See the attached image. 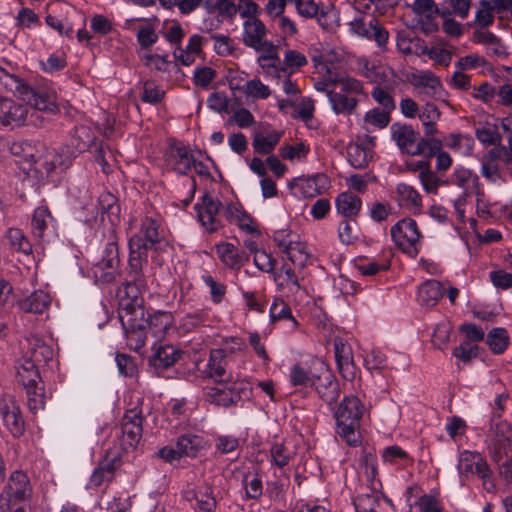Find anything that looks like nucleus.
<instances>
[{
    "label": "nucleus",
    "mask_w": 512,
    "mask_h": 512,
    "mask_svg": "<svg viewBox=\"0 0 512 512\" xmlns=\"http://www.w3.org/2000/svg\"><path fill=\"white\" fill-rule=\"evenodd\" d=\"M165 245L161 224L151 216L142 220L139 231L129 240V280L119 294L118 317L128 346L136 351L144 347L147 338L148 320L141 296V288L146 285L143 267L147 264L148 251L162 249Z\"/></svg>",
    "instance_id": "nucleus-1"
},
{
    "label": "nucleus",
    "mask_w": 512,
    "mask_h": 512,
    "mask_svg": "<svg viewBox=\"0 0 512 512\" xmlns=\"http://www.w3.org/2000/svg\"><path fill=\"white\" fill-rule=\"evenodd\" d=\"M317 393L328 405L337 402L339 382L327 365L319 358L304 355L290 367V397L308 398Z\"/></svg>",
    "instance_id": "nucleus-2"
},
{
    "label": "nucleus",
    "mask_w": 512,
    "mask_h": 512,
    "mask_svg": "<svg viewBox=\"0 0 512 512\" xmlns=\"http://www.w3.org/2000/svg\"><path fill=\"white\" fill-rule=\"evenodd\" d=\"M366 412L363 402L355 395L344 396L334 413L337 434L350 447L361 444V419Z\"/></svg>",
    "instance_id": "nucleus-3"
},
{
    "label": "nucleus",
    "mask_w": 512,
    "mask_h": 512,
    "mask_svg": "<svg viewBox=\"0 0 512 512\" xmlns=\"http://www.w3.org/2000/svg\"><path fill=\"white\" fill-rule=\"evenodd\" d=\"M390 132L391 139L403 154L432 158L443 147L439 139L419 138V133L411 125L396 122L391 125Z\"/></svg>",
    "instance_id": "nucleus-4"
},
{
    "label": "nucleus",
    "mask_w": 512,
    "mask_h": 512,
    "mask_svg": "<svg viewBox=\"0 0 512 512\" xmlns=\"http://www.w3.org/2000/svg\"><path fill=\"white\" fill-rule=\"evenodd\" d=\"M337 88L338 90L329 92L328 102L332 112L343 117L354 115L361 100L367 97L363 83L346 75Z\"/></svg>",
    "instance_id": "nucleus-5"
},
{
    "label": "nucleus",
    "mask_w": 512,
    "mask_h": 512,
    "mask_svg": "<svg viewBox=\"0 0 512 512\" xmlns=\"http://www.w3.org/2000/svg\"><path fill=\"white\" fill-rule=\"evenodd\" d=\"M314 66L320 77L315 81L314 88L324 92L329 100V92H334L342 82V62L332 55H320L313 58Z\"/></svg>",
    "instance_id": "nucleus-6"
},
{
    "label": "nucleus",
    "mask_w": 512,
    "mask_h": 512,
    "mask_svg": "<svg viewBox=\"0 0 512 512\" xmlns=\"http://www.w3.org/2000/svg\"><path fill=\"white\" fill-rule=\"evenodd\" d=\"M485 446L493 462L502 460L512 454V425L500 422L494 426L483 428Z\"/></svg>",
    "instance_id": "nucleus-7"
},
{
    "label": "nucleus",
    "mask_w": 512,
    "mask_h": 512,
    "mask_svg": "<svg viewBox=\"0 0 512 512\" xmlns=\"http://www.w3.org/2000/svg\"><path fill=\"white\" fill-rule=\"evenodd\" d=\"M457 469L460 476L469 478L476 475L484 484L490 483L492 488H494V484L492 483V470L479 452L469 450L461 452Z\"/></svg>",
    "instance_id": "nucleus-8"
},
{
    "label": "nucleus",
    "mask_w": 512,
    "mask_h": 512,
    "mask_svg": "<svg viewBox=\"0 0 512 512\" xmlns=\"http://www.w3.org/2000/svg\"><path fill=\"white\" fill-rule=\"evenodd\" d=\"M143 416L138 408H132L125 412L121 420L120 444L122 450H133L139 444L143 434Z\"/></svg>",
    "instance_id": "nucleus-9"
},
{
    "label": "nucleus",
    "mask_w": 512,
    "mask_h": 512,
    "mask_svg": "<svg viewBox=\"0 0 512 512\" xmlns=\"http://www.w3.org/2000/svg\"><path fill=\"white\" fill-rule=\"evenodd\" d=\"M390 232L393 242L402 251H409L421 236L417 222L412 218L399 220L391 227Z\"/></svg>",
    "instance_id": "nucleus-10"
},
{
    "label": "nucleus",
    "mask_w": 512,
    "mask_h": 512,
    "mask_svg": "<svg viewBox=\"0 0 512 512\" xmlns=\"http://www.w3.org/2000/svg\"><path fill=\"white\" fill-rule=\"evenodd\" d=\"M23 91L21 94L23 99L27 101L34 109L49 113L58 112V104L56 102V93L45 87L33 89L22 84Z\"/></svg>",
    "instance_id": "nucleus-11"
},
{
    "label": "nucleus",
    "mask_w": 512,
    "mask_h": 512,
    "mask_svg": "<svg viewBox=\"0 0 512 512\" xmlns=\"http://www.w3.org/2000/svg\"><path fill=\"white\" fill-rule=\"evenodd\" d=\"M0 415L13 436L19 437L24 433L25 422L14 396L6 395L0 400Z\"/></svg>",
    "instance_id": "nucleus-12"
},
{
    "label": "nucleus",
    "mask_w": 512,
    "mask_h": 512,
    "mask_svg": "<svg viewBox=\"0 0 512 512\" xmlns=\"http://www.w3.org/2000/svg\"><path fill=\"white\" fill-rule=\"evenodd\" d=\"M118 264V246L115 242H109L103 257L94 266V276L104 283L113 282L117 275Z\"/></svg>",
    "instance_id": "nucleus-13"
},
{
    "label": "nucleus",
    "mask_w": 512,
    "mask_h": 512,
    "mask_svg": "<svg viewBox=\"0 0 512 512\" xmlns=\"http://www.w3.org/2000/svg\"><path fill=\"white\" fill-rule=\"evenodd\" d=\"M28 108L12 99H0V122L5 126H20L25 123Z\"/></svg>",
    "instance_id": "nucleus-14"
},
{
    "label": "nucleus",
    "mask_w": 512,
    "mask_h": 512,
    "mask_svg": "<svg viewBox=\"0 0 512 512\" xmlns=\"http://www.w3.org/2000/svg\"><path fill=\"white\" fill-rule=\"evenodd\" d=\"M222 208V203L209 195L202 198V203L198 207V218L202 225L209 231L215 232L221 225L217 215Z\"/></svg>",
    "instance_id": "nucleus-15"
},
{
    "label": "nucleus",
    "mask_w": 512,
    "mask_h": 512,
    "mask_svg": "<svg viewBox=\"0 0 512 512\" xmlns=\"http://www.w3.org/2000/svg\"><path fill=\"white\" fill-rule=\"evenodd\" d=\"M226 353L223 349H213L210 352L207 365V375L218 384H227L232 381V375L227 371Z\"/></svg>",
    "instance_id": "nucleus-16"
},
{
    "label": "nucleus",
    "mask_w": 512,
    "mask_h": 512,
    "mask_svg": "<svg viewBox=\"0 0 512 512\" xmlns=\"http://www.w3.org/2000/svg\"><path fill=\"white\" fill-rule=\"evenodd\" d=\"M169 165L179 174H187L192 166L193 157L186 146L176 141L170 144L166 154Z\"/></svg>",
    "instance_id": "nucleus-17"
},
{
    "label": "nucleus",
    "mask_w": 512,
    "mask_h": 512,
    "mask_svg": "<svg viewBox=\"0 0 512 512\" xmlns=\"http://www.w3.org/2000/svg\"><path fill=\"white\" fill-rule=\"evenodd\" d=\"M5 490L9 502L24 501L32 492L28 476L22 471H14L10 475Z\"/></svg>",
    "instance_id": "nucleus-18"
},
{
    "label": "nucleus",
    "mask_w": 512,
    "mask_h": 512,
    "mask_svg": "<svg viewBox=\"0 0 512 512\" xmlns=\"http://www.w3.org/2000/svg\"><path fill=\"white\" fill-rule=\"evenodd\" d=\"M314 112V101L310 98H303L297 103L290 101V117L303 122L309 130H317L320 125L319 120L314 116Z\"/></svg>",
    "instance_id": "nucleus-19"
},
{
    "label": "nucleus",
    "mask_w": 512,
    "mask_h": 512,
    "mask_svg": "<svg viewBox=\"0 0 512 512\" xmlns=\"http://www.w3.org/2000/svg\"><path fill=\"white\" fill-rule=\"evenodd\" d=\"M243 43L250 48H258L266 40V27L257 17L245 19L243 23Z\"/></svg>",
    "instance_id": "nucleus-20"
},
{
    "label": "nucleus",
    "mask_w": 512,
    "mask_h": 512,
    "mask_svg": "<svg viewBox=\"0 0 512 512\" xmlns=\"http://www.w3.org/2000/svg\"><path fill=\"white\" fill-rule=\"evenodd\" d=\"M396 194L401 207L408 209L414 215L421 213L423 207L422 196L414 186L399 183L396 186Z\"/></svg>",
    "instance_id": "nucleus-21"
},
{
    "label": "nucleus",
    "mask_w": 512,
    "mask_h": 512,
    "mask_svg": "<svg viewBox=\"0 0 512 512\" xmlns=\"http://www.w3.org/2000/svg\"><path fill=\"white\" fill-rule=\"evenodd\" d=\"M452 184L464 190V195L476 193L480 195V181L477 174L461 165H457L452 172Z\"/></svg>",
    "instance_id": "nucleus-22"
},
{
    "label": "nucleus",
    "mask_w": 512,
    "mask_h": 512,
    "mask_svg": "<svg viewBox=\"0 0 512 512\" xmlns=\"http://www.w3.org/2000/svg\"><path fill=\"white\" fill-rule=\"evenodd\" d=\"M444 294L442 284L437 280H427L422 283L417 291V300L421 306L432 308Z\"/></svg>",
    "instance_id": "nucleus-23"
},
{
    "label": "nucleus",
    "mask_w": 512,
    "mask_h": 512,
    "mask_svg": "<svg viewBox=\"0 0 512 512\" xmlns=\"http://www.w3.org/2000/svg\"><path fill=\"white\" fill-rule=\"evenodd\" d=\"M337 212L345 218H355L362 208V200L350 191L341 192L335 199Z\"/></svg>",
    "instance_id": "nucleus-24"
},
{
    "label": "nucleus",
    "mask_w": 512,
    "mask_h": 512,
    "mask_svg": "<svg viewBox=\"0 0 512 512\" xmlns=\"http://www.w3.org/2000/svg\"><path fill=\"white\" fill-rule=\"evenodd\" d=\"M506 5H509L508 0H481L475 14V23L481 27L490 26L494 21L493 12L505 11Z\"/></svg>",
    "instance_id": "nucleus-25"
},
{
    "label": "nucleus",
    "mask_w": 512,
    "mask_h": 512,
    "mask_svg": "<svg viewBox=\"0 0 512 512\" xmlns=\"http://www.w3.org/2000/svg\"><path fill=\"white\" fill-rule=\"evenodd\" d=\"M53 349L41 338L32 336L27 339V351L25 356L36 364L47 363L53 357Z\"/></svg>",
    "instance_id": "nucleus-26"
},
{
    "label": "nucleus",
    "mask_w": 512,
    "mask_h": 512,
    "mask_svg": "<svg viewBox=\"0 0 512 512\" xmlns=\"http://www.w3.org/2000/svg\"><path fill=\"white\" fill-rule=\"evenodd\" d=\"M16 377L24 387L42 384L38 364L26 356L23 357L22 361L16 367Z\"/></svg>",
    "instance_id": "nucleus-27"
},
{
    "label": "nucleus",
    "mask_w": 512,
    "mask_h": 512,
    "mask_svg": "<svg viewBox=\"0 0 512 512\" xmlns=\"http://www.w3.org/2000/svg\"><path fill=\"white\" fill-rule=\"evenodd\" d=\"M147 334L159 340L162 339L173 322L172 314L165 311H158L147 318Z\"/></svg>",
    "instance_id": "nucleus-28"
},
{
    "label": "nucleus",
    "mask_w": 512,
    "mask_h": 512,
    "mask_svg": "<svg viewBox=\"0 0 512 512\" xmlns=\"http://www.w3.org/2000/svg\"><path fill=\"white\" fill-rule=\"evenodd\" d=\"M9 150L12 155L20 158V163H26L28 169H31L37 162L39 150L34 143L27 140H19L11 143Z\"/></svg>",
    "instance_id": "nucleus-29"
},
{
    "label": "nucleus",
    "mask_w": 512,
    "mask_h": 512,
    "mask_svg": "<svg viewBox=\"0 0 512 512\" xmlns=\"http://www.w3.org/2000/svg\"><path fill=\"white\" fill-rule=\"evenodd\" d=\"M120 466V460L117 456L111 459H105L100 462L98 467L94 470L90 478V484L98 487L104 483L110 482L115 474V471Z\"/></svg>",
    "instance_id": "nucleus-30"
},
{
    "label": "nucleus",
    "mask_w": 512,
    "mask_h": 512,
    "mask_svg": "<svg viewBox=\"0 0 512 512\" xmlns=\"http://www.w3.org/2000/svg\"><path fill=\"white\" fill-rule=\"evenodd\" d=\"M51 303V296L42 290L33 292L30 296L20 301L19 307L23 312L42 314Z\"/></svg>",
    "instance_id": "nucleus-31"
},
{
    "label": "nucleus",
    "mask_w": 512,
    "mask_h": 512,
    "mask_svg": "<svg viewBox=\"0 0 512 512\" xmlns=\"http://www.w3.org/2000/svg\"><path fill=\"white\" fill-rule=\"evenodd\" d=\"M220 386L209 387L206 390L207 399L220 406L228 407L237 402L239 395L234 392L233 388L227 384H219Z\"/></svg>",
    "instance_id": "nucleus-32"
},
{
    "label": "nucleus",
    "mask_w": 512,
    "mask_h": 512,
    "mask_svg": "<svg viewBox=\"0 0 512 512\" xmlns=\"http://www.w3.org/2000/svg\"><path fill=\"white\" fill-rule=\"evenodd\" d=\"M486 343L494 355L503 354L510 345L508 331L502 327L492 328L486 335Z\"/></svg>",
    "instance_id": "nucleus-33"
},
{
    "label": "nucleus",
    "mask_w": 512,
    "mask_h": 512,
    "mask_svg": "<svg viewBox=\"0 0 512 512\" xmlns=\"http://www.w3.org/2000/svg\"><path fill=\"white\" fill-rule=\"evenodd\" d=\"M347 158L352 167L363 169L368 166L372 159V154L365 146L352 143L347 146Z\"/></svg>",
    "instance_id": "nucleus-34"
},
{
    "label": "nucleus",
    "mask_w": 512,
    "mask_h": 512,
    "mask_svg": "<svg viewBox=\"0 0 512 512\" xmlns=\"http://www.w3.org/2000/svg\"><path fill=\"white\" fill-rule=\"evenodd\" d=\"M290 195L297 198H312L319 195L317 184L311 177L294 178L290 181Z\"/></svg>",
    "instance_id": "nucleus-35"
},
{
    "label": "nucleus",
    "mask_w": 512,
    "mask_h": 512,
    "mask_svg": "<svg viewBox=\"0 0 512 512\" xmlns=\"http://www.w3.org/2000/svg\"><path fill=\"white\" fill-rule=\"evenodd\" d=\"M382 459L384 463L397 466L398 468H403L413 463V458L398 445L386 447L383 450Z\"/></svg>",
    "instance_id": "nucleus-36"
},
{
    "label": "nucleus",
    "mask_w": 512,
    "mask_h": 512,
    "mask_svg": "<svg viewBox=\"0 0 512 512\" xmlns=\"http://www.w3.org/2000/svg\"><path fill=\"white\" fill-rule=\"evenodd\" d=\"M99 210L102 217L106 215L109 221L114 224L119 220L120 205L118 199L110 192H103L98 199Z\"/></svg>",
    "instance_id": "nucleus-37"
},
{
    "label": "nucleus",
    "mask_w": 512,
    "mask_h": 512,
    "mask_svg": "<svg viewBox=\"0 0 512 512\" xmlns=\"http://www.w3.org/2000/svg\"><path fill=\"white\" fill-rule=\"evenodd\" d=\"M203 440L201 437L193 434L182 435L176 442L178 455L181 457H195L199 449L202 447Z\"/></svg>",
    "instance_id": "nucleus-38"
},
{
    "label": "nucleus",
    "mask_w": 512,
    "mask_h": 512,
    "mask_svg": "<svg viewBox=\"0 0 512 512\" xmlns=\"http://www.w3.org/2000/svg\"><path fill=\"white\" fill-rule=\"evenodd\" d=\"M392 92L393 90L387 86L376 85L371 91V97L379 105L378 108L392 113L396 109Z\"/></svg>",
    "instance_id": "nucleus-39"
},
{
    "label": "nucleus",
    "mask_w": 512,
    "mask_h": 512,
    "mask_svg": "<svg viewBox=\"0 0 512 512\" xmlns=\"http://www.w3.org/2000/svg\"><path fill=\"white\" fill-rule=\"evenodd\" d=\"M217 253L222 262L230 268H239L243 264V261L246 260L231 243L218 245Z\"/></svg>",
    "instance_id": "nucleus-40"
},
{
    "label": "nucleus",
    "mask_w": 512,
    "mask_h": 512,
    "mask_svg": "<svg viewBox=\"0 0 512 512\" xmlns=\"http://www.w3.org/2000/svg\"><path fill=\"white\" fill-rule=\"evenodd\" d=\"M338 236L341 243L351 245L358 241L359 231L355 218H345L338 226Z\"/></svg>",
    "instance_id": "nucleus-41"
},
{
    "label": "nucleus",
    "mask_w": 512,
    "mask_h": 512,
    "mask_svg": "<svg viewBox=\"0 0 512 512\" xmlns=\"http://www.w3.org/2000/svg\"><path fill=\"white\" fill-rule=\"evenodd\" d=\"M479 352L480 347L478 344H473L469 341H461L458 346L453 348L452 355L457 361L467 365L479 356Z\"/></svg>",
    "instance_id": "nucleus-42"
},
{
    "label": "nucleus",
    "mask_w": 512,
    "mask_h": 512,
    "mask_svg": "<svg viewBox=\"0 0 512 512\" xmlns=\"http://www.w3.org/2000/svg\"><path fill=\"white\" fill-rule=\"evenodd\" d=\"M181 356V351L174 346L167 345L159 347L154 354L155 366L167 368L177 362Z\"/></svg>",
    "instance_id": "nucleus-43"
},
{
    "label": "nucleus",
    "mask_w": 512,
    "mask_h": 512,
    "mask_svg": "<svg viewBox=\"0 0 512 512\" xmlns=\"http://www.w3.org/2000/svg\"><path fill=\"white\" fill-rule=\"evenodd\" d=\"M391 114L378 107L368 110L364 115V123L375 129H384L391 122Z\"/></svg>",
    "instance_id": "nucleus-44"
},
{
    "label": "nucleus",
    "mask_w": 512,
    "mask_h": 512,
    "mask_svg": "<svg viewBox=\"0 0 512 512\" xmlns=\"http://www.w3.org/2000/svg\"><path fill=\"white\" fill-rule=\"evenodd\" d=\"M6 238L12 249L30 254L32 252V245L30 244L24 233L18 228H10L6 233Z\"/></svg>",
    "instance_id": "nucleus-45"
},
{
    "label": "nucleus",
    "mask_w": 512,
    "mask_h": 512,
    "mask_svg": "<svg viewBox=\"0 0 512 512\" xmlns=\"http://www.w3.org/2000/svg\"><path fill=\"white\" fill-rule=\"evenodd\" d=\"M27 393V405L32 413H37L39 410L44 409L45 395L44 388L41 384L33 385L32 387H24Z\"/></svg>",
    "instance_id": "nucleus-46"
},
{
    "label": "nucleus",
    "mask_w": 512,
    "mask_h": 512,
    "mask_svg": "<svg viewBox=\"0 0 512 512\" xmlns=\"http://www.w3.org/2000/svg\"><path fill=\"white\" fill-rule=\"evenodd\" d=\"M386 364V355L378 348L365 351L363 354V365L370 372L381 370Z\"/></svg>",
    "instance_id": "nucleus-47"
},
{
    "label": "nucleus",
    "mask_w": 512,
    "mask_h": 512,
    "mask_svg": "<svg viewBox=\"0 0 512 512\" xmlns=\"http://www.w3.org/2000/svg\"><path fill=\"white\" fill-rule=\"evenodd\" d=\"M290 294H293L295 308L310 303L311 297L304 286L299 282L297 276L290 271Z\"/></svg>",
    "instance_id": "nucleus-48"
},
{
    "label": "nucleus",
    "mask_w": 512,
    "mask_h": 512,
    "mask_svg": "<svg viewBox=\"0 0 512 512\" xmlns=\"http://www.w3.org/2000/svg\"><path fill=\"white\" fill-rule=\"evenodd\" d=\"M379 505L380 495L377 492L359 494L353 499L355 512L377 509Z\"/></svg>",
    "instance_id": "nucleus-49"
},
{
    "label": "nucleus",
    "mask_w": 512,
    "mask_h": 512,
    "mask_svg": "<svg viewBox=\"0 0 512 512\" xmlns=\"http://www.w3.org/2000/svg\"><path fill=\"white\" fill-rule=\"evenodd\" d=\"M280 134L272 133L267 136L256 134L253 139V148L259 154H269L280 140Z\"/></svg>",
    "instance_id": "nucleus-50"
},
{
    "label": "nucleus",
    "mask_w": 512,
    "mask_h": 512,
    "mask_svg": "<svg viewBox=\"0 0 512 512\" xmlns=\"http://www.w3.org/2000/svg\"><path fill=\"white\" fill-rule=\"evenodd\" d=\"M202 280L205 285L209 288V293L211 297V301L214 304H220L227 292L226 285L218 280H216L211 275H203Z\"/></svg>",
    "instance_id": "nucleus-51"
},
{
    "label": "nucleus",
    "mask_w": 512,
    "mask_h": 512,
    "mask_svg": "<svg viewBox=\"0 0 512 512\" xmlns=\"http://www.w3.org/2000/svg\"><path fill=\"white\" fill-rule=\"evenodd\" d=\"M49 218H51V214L47 207L41 206L34 211L31 226L36 237L43 236Z\"/></svg>",
    "instance_id": "nucleus-52"
},
{
    "label": "nucleus",
    "mask_w": 512,
    "mask_h": 512,
    "mask_svg": "<svg viewBox=\"0 0 512 512\" xmlns=\"http://www.w3.org/2000/svg\"><path fill=\"white\" fill-rule=\"evenodd\" d=\"M379 25V21L375 18L371 19L368 23L362 19H356L350 22V30L361 38L371 40L372 30L378 28Z\"/></svg>",
    "instance_id": "nucleus-53"
},
{
    "label": "nucleus",
    "mask_w": 512,
    "mask_h": 512,
    "mask_svg": "<svg viewBox=\"0 0 512 512\" xmlns=\"http://www.w3.org/2000/svg\"><path fill=\"white\" fill-rule=\"evenodd\" d=\"M242 91L255 99H266L270 95L269 88L264 85L259 79H252L247 81L243 86Z\"/></svg>",
    "instance_id": "nucleus-54"
},
{
    "label": "nucleus",
    "mask_w": 512,
    "mask_h": 512,
    "mask_svg": "<svg viewBox=\"0 0 512 512\" xmlns=\"http://www.w3.org/2000/svg\"><path fill=\"white\" fill-rule=\"evenodd\" d=\"M459 332L465 336L463 341L474 342L473 344H477L485 339V332L482 327L474 323L464 322L460 325Z\"/></svg>",
    "instance_id": "nucleus-55"
},
{
    "label": "nucleus",
    "mask_w": 512,
    "mask_h": 512,
    "mask_svg": "<svg viewBox=\"0 0 512 512\" xmlns=\"http://www.w3.org/2000/svg\"><path fill=\"white\" fill-rule=\"evenodd\" d=\"M422 54H427L430 59L434 60L437 64L448 67L452 60V52L444 48H431L423 46Z\"/></svg>",
    "instance_id": "nucleus-56"
},
{
    "label": "nucleus",
    "mask_w": 512,
    "mask_h": 512,
    "mask_svg": "<svg viewBox=\"0 0 512 512\" xmlns=\"http://www.w3.org/2000/svg\"><path fill=\"white\" fill-rule=\"evenodd\" d=\"M165 92L160 89L153 81H146L143 86L141 99L150 104H157L164 98Z\"/></svg>",
    "instance_id": "nucleus-57"
},
{
    "label": "nucleus",
    "mask_w": 512,
    "mask_h": 512,
    "mask_svg": "<svg viewBox=\"0 0 512 512\" xmlns=\"http://www.w3.org/2000/svg\"><path fill=\"white\" fill-rule=\"evenodd\" d=\"M236 225L246 233L260 237L261 232L258 228V223L247 213H237L236 215Z\"/></svg>",
    "instance_id": "nucleus-58"
},
{
    "label": "nucleus",
    "mask_w": 512,
    "mask_h": 512,
    "mask_svg": "<svg viewBox=\"0 0 512 512\" xmlns=\"http://www.w3.org/2000/svg\"><path fill=\"white\" fill-rule=\"evenodd\" d=\"M487 64L488 62L484 57L477 54H469L459 58V60L455 62V67L458 70H472L478 67H485Z\"/></svg>",
    "instance_id": "nucleus-59"
},
{
    "label": "nucleus",
    "mask_w": 512,
    "mask_h": 512,
    "mask_svg": "<svg viewBox=\"0 0 512 512\" xmlns=\"http://www.w3.org/2000/svg\"><path fill=\"white\" fill-rule=\"evenodd\" d=\"M418 179L422 185L423 190L427 194H438L439 176L433 170H427L426 173H419Z\"/></svg>",
    "instance_id": "nucleus-60"
},
{
    "label": "nucleus",
    "mask_w": 512,
    "mask_h": 512,
    "mask_svg": "<svg viewBox=\"0 0 512 512\" xmlns=\"http://www.w3.org/2000/svg\"><path fill=\"white\" fill-rule=\"evenodd\" d=\"M297 13L303 18H313L318 14V5L314 0H290Z\"/></svg>",
    "instance_id": "nucleus-61"
},
{
    "label": "nucleus",
    "mask_w": 512,
    "mask_h": 512,
    "mask_svg": "<svg viewBox=\"0 0 512 512\" xmlns=\"http://www.w3.org/2000/svg\"><path fill=\"white\" fill-rule=\"evenodd\" d=\"M477 140L485 146L495 145L500 141V135L495 127L483 126L475 131Z\"/></svg>",
    "instance_id": "nucleus-62"
},
{
    "label": "nucleus",
    "mask_w": 512,
    "mask_h": 512,
    "mask_svg": "<svg viewBox=\"0 0 512 512\" xmlns=\"http://www.w3.org/2000/svg\"><path fill=\"white\" fill-rule=\"evenodd\" d=\"M157 41L158 35L152 26L147 25L138 30L137 42L140 45L141 49L147 50L150 47H152Z\"/></svg>",
    "instance_id": "nucleus-63"
},
{
    "label": "nucleus",
    "mask_w": 512,
    "mask_h": 512,
    "mask_svg": "<svg viewBox=\"0 0 512 512\" xmlns=\"http://www.w3.org/2000/svg\"><path fill=\"white\" fill-rule=\"evenodd\" d=\"M422 512H444L438 499L432 494H423L417 501Z\"/></svg>",
    "instance_id": "nucleus-64"
}]
</instances>
